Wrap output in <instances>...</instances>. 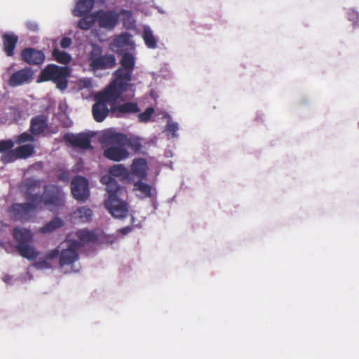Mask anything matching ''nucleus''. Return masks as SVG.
I'll use <instances>...</instances> for the list:
<instances>
[{"instance_id":"obj_29","label":"nucleus","mask_w":359,"mask_h":359,"mask_svg":"<svg viewBox=\"0 0 359 359\" xmlns=\"http://www.w3.org/2000/svg\"><path fill=\"white\" fill-rule=\"evenodd\" d=\"M135 190L140 191L145 198H150L151 196V187L139 180L134 184Z\"/></svg>"},{"instance_id":"obj_30","label":"nucleus","mask_w":359,"mask_h":359,"mask_svg":"<svg viewBox=\"0 0 359 359\" xmlns=\"http://www.w3.org/2000/svg\"><path fill=\"white\" fill-rule=\"evenodd\" d=\"M18 157H17V154L15 153V149H9L8 151L4 153L1 156V161L4 163H8L11 162H13L18 159Z\"/></svg>"},{"instance_id":"obj_18","label":"nucleus","mask_w":359,"mask_h":359,"mask_svg":"<svg viewBox=\"0 0 359 359\" xmlns=\"http://www.w3.org/2000/svg\"><path fill=\"white\" fill-rule=\"evenodd\" d=\"M4 51L8 57L14 55V50L18 41V36L13 33H5L2 35Z\"/></svg>"},{"instance_id":"obj_39","label":"nucleus","mask_w":359,"mask_h":359,"mask_svg":"<svg viewBox=\"0 0 359 359\" xmlns=\"http://www.w3.org/2000/svg\"><path fill=\"white\" fill-rule=\"evenodd\" d=\"M128 35L127 34H122L116 39V43L118 46H121L127 42Z\"/></svg>"},{"instance_id":"obj_15","label":"nucleus","mask_w":359,"mask_h":359,"mask_svg":"<svg viewBox=\"0 0 359 359\" xmlns=\"http://www.w3.org/2000/svg\"><path fill=\"white\" fill-rule=\"evenodd\" d=\"M65 141L69 143L75 147L82 149H91L90 137L85 133H79L74 135L72 133H66L63 137Z\"/></svg>"},{"instance_id":"obj_5","label":"nucleus","mask_w":359,"mask_h":359,"mask_svg":"<svg viewBox=\"0 0 359 359\" xmlns=\"http://www.w3.org/2000/svg\"><path fill=\"white\" fill-rule=\"evenodd\" d=\"M33 236L32 232L28 229L15 227L13 229V237L17 243L18 251L22 257L29 260H34L39 255L30 245Z\"/></svg>"},{"instance_id":"obj_12","label":"nucleus","mask_w":359,"mask_h":359,"mask_svg":"<svg viewBox=\"0 0 359 359\" xmlns=\"http://www.w3.org/2000/svg\"><path fill=\"white\" fill-rule=\"evenodd\" d=\"M95 15L99 27L108 30L114 29L119 19L118 13L114 11L99 10Z\"/></svg>"},{"instance_id":"obj_28","label":"nucleus","mask_w":359,"mask_h":359,"mask_svg":"<svg viewBox=\"0 0 359 359\" xmlns=\"http://www.w3.org/2000/svg\"><path fill=\"white\" fill-rule=\"evenodd\" d=\"M76 215L83 222H88L91 221L93 217V211L87 207H80L74 212Z\"/></svg>"},{"instance_id":"obj_4","label":"nucleus","mask_w":359,"mask_h":359,"mask_svg":"<svg viewBox=\"0 0 359 359\" xmlns=\"http://www.w3.org/2000/svg\"><path fill=\"white\" fill-rule=\"evenodd\" d=\"M121 67L114 73L115 79L109 84L122 91L127 90L135 69V60L134 56L130 53H126L120 62Z\"/></svg>"},{"instance_id":"obj_25","label":"nucleus","mask_w":359,"mask_h":359,"mask_svg":"<svg viewBox=\"0 0 359 359\" xmlns=\"http://www.w3.org/2000/svg\"><path fill=\"white\" fill-rule=\"evenodd\" d=\"M142 38L147 48L154 49L157 47V39L149 27L144 28Z\"/></svg>"},{"instance_id":"obj_31","label":"nucleus","mask_w":359,"mask_h":359,"mask_svg":"<svg viewBox=\"0 0 359 359\" xmlns=\"http://www.w3.org/2000/svg\"><path fill=\"white\" fill-rule=\"evenodd\" d=\"M34 135L27 132L22 133L16 137L15 142L17 144H22L27 142H34L35 140Z\"/></svg>"},{"instance_id":"obj_8","label":"nucleus","mask_w":359,"mask_h":359,"mask_svg":"<svg viewBox=\"0 0 359 359\" xmlns=\"http://www.w3.org/2000/svg\"><path fill=\"white\" fill-rule=\"evenodd\" d=\"M34 195L40 198L39 208H42V205L46 208H52L61 206L64 203L63 194L55 185H46L42 195Z\"/></svg>"},{"instance_id":"obj_24","label":"nucleus","mask_w":359,"mask_h":359,"mask_svg":"<svg viewBox=\"0 0 359 359\" xmlns=\"http://www.w3.org/2000/svg\"><path fill=\"white\" fill-rule=\"evenodd\" d=\"M95 12L90 14L81 16L82 18L78 22V27L83 30H88L92 27L96 22Z\"/></svg>"},{"instance_id":"obj_10","label":"nucleus","mask_w":359,"mask_h":359,"mask_svg":"<svg viewBox=\"0 0 359 359\" xmlns=\"http://www.w3.org/2000/svg\"><path fill=\"white\" fill-rule=\"evenodd\" d=\"M109 142L111 145L107 147L103 151V155L105 158L118 162L128 157V151L123 145L118 144L115 142L114 135L110 136Z\"/></svg>"},{"instance_id":"obj_13","label":"nucleus","mask_w":359,"mask_h":359,"mask_svg":"<svg viewBox=\"0 0 359 359\" xmlns=\"http://www.w3.org/2000/svg\"><path fill=\"white\" fill-rule=\"evenodd\" d=\"M114 140L117 144L129 147L135 153L139 152L142 147V140L136 136L128 137L123 133H115Z\"/></svg>"},{"instance_id":"obj_33","label":"nucleus","mask_w":359,"mask_h":359,"mask_svg":"<svg viewBox=\"0 0 359 359\" xmlns=\"http://www.w3.org/2000/svg\"><path fill=\"white\" fill-rule=\"evenodd\" d=\"M178 129V124L177 123L169 121L165 127V131L168 134H171L172 137H175L177 136V131Z\"/></svg>"},{"instance_id":"obj_41","label":"nucleus","mask_w":359,"mask_h":359,"mask_svg":"<svg viewBox=\"0 0 359 359\" xmlns=\"http://www.w3.org/2000/svg\"><path fill=\"white\" fill-rule=\"evenodd\" d=\"M69 175L68 172H64L61 173L60 175L59 176V180H60L62 181H68Z\"/></svg>"},{"instance_id":"obj_36","label":"nucleus","mask_w":359,"mask_h":359,"mask_svg":"<svg viewBox=\"0 0 359 359\" xmlns=\"http://www.w3.org/2000/svg\"><path fill=\"white\" fill-rule=\"evenodd\" d=\"M26 27L29 31L33 32H36L39 30V25L35 21H27L26 22Z\"/></svg>"},{"instance_id":"obj_2","label":"nucleus","mask_w":359,"mask_h":359,"mask_svg":"<svg viewBox=\"0 0 359 359\" xmlns=\"http://www.w3.org/2000/svg\"><path fill=\"white\" fill-rule=\"evenodd\" d=\"M123 92L108 85L103 90L95 95V104L92 107V114L97 122H102L108 116L109 109L107 104L111 106L116 103L123 95Z\"/></svg>"},{"instance_id":"obj_17","label":"nucleus","mask_w":359,"mask_h":359,"mask_svg":"<svg viewBox=\"0 0 359 359\" xmlns=\"http://www.w3.org/2000/svg\"><path fill=\"white\" fill-rule=\"evenodd\" d=\"M48 124V120L46 116L43 114L37 115L31 119L30 132L32 135H41L47 128Z\"/></svg>"},{"instance_id":"obj_35","label":"nucleus","mask_w":359,"mask_h":359,"mask_svg":"<svg viewBox=\"0 0 359 359\" xmlns=\"http://www.w3.org/2000/svg\"><path fill=\"white\" fill-rule=\"evenodd\" d=\"M34 266L39 269L50 268L51 265L48 262V259L46 257L45 259H40L34 263Z\"/></svg>"},{"instance_id":"obj_14","label":"nucleus","mask_w":359,"mask_h":359,"mask_svg":"<svg viewBox=\"0 0 359 359\" xmlns=\"http://www.w3.org/2000/svg\"><path fill=\"white\" fill-rule=\"evenodd\" d=\"M22 60L30 65H40L46 59L42 50L34 48H25L21 52Z\"/></svg>"},{"instance_id":"obj_42","label":"nucleus","mask_w":359,"mask_h":359,"mask_svg":"<svg viewBox=\"0 0 359 359\" xmlns=\"http://www.w3.org/2000/svg\"><path fill=\"white\" fill-rule=\"evenodd\" d=\"M11 278L8 276H6L4 277V281L6 283H8L11 280Z\"/></svg>"},{"instance_id":"obj_23","label":"nucleus","mask_w":359,"mask_h":359,"mask_svg":"<svg viewBox=\"0 0 359 359\" xmlns=\"http://www.w3.org/2000/svg\"><path fill=\"white\" fill-rule=\"evenodd\" d=\"M63 225V220L60 217H55L51 221L41 227L39 229V232L43 234L48 233L62 227Z\"/></svg>"},{"instance_id":"obj_19","label":"nucleus","mask_w":359,"mask_h":359,"mask_svg":"<svg viewBox=\"0 0 359 359\" xmlns=\"http://www.w3.org/2000/svg\"><path fill=\"white\" fill-rule=\"evenodd\" d=\"M147 169V163L144 158H137L133 161L130 167L131 173L139 179L144 180L146 178Z\"/></svg>"},{"instance_id":"obj_1","label":"nucleus","mask_w":359,"mask_h":359,"mask_svg":"<svg viewBox=\"0 0 359 359\" xmlns=\"http://www.w3.org/2000/svg\"><path fill=\"white\" fill-rule=\"evenodd\" d=\"M109 172L111 176H104L101 179V182L106 184L108 193V198L104 201V206L114 217L123 218L128 212V203L123 199L126 195V190L111 176L127 180L129 178L130 172L123 165L116 164L109 168Z\"/></svg>"},{"instance_id":"obj_7","label":"nucleus","mask_w":359,"mask_h":359,"mask_svg":"<svg viewBox=\"0 0 359 359\" xmlns=\"http://www.w3.org/2000/svg\"><path fill=\"white\" fill-rule=\"evenodd\" d=\"M100 47H94L88 56L89 66L93 71L111 69L116 65V58L111 54L102 55Z\"/></svg>"},{"instance_id":"obj_11","label":"nucleus","mask_w":359,"mask_h":359,"mask_svg":"<svg viewBox=\"0 0 359 359\" xmlns=\"http://www.w3.org/2000/svg\"><path fill=\"white\" fill-rule=\"evenodd\" d=\"M82 247V244L77 241H71L68 247L61 251L59 264L60 266L70 265L79 259L78 250Z\"/></svg>"},{"instance_id":"obj_40","label":"nucleus","mask_w":359,"mask_h":359,"mask_svg":"<svg viewBox=\"0 0 359 359\" xmlns=\"http://www.w3.org/2000/svg\"><path fill=\"white\" fill-rule=\"evenodd\" d=\"M132 229H133V228L131 226H126V227L120 229L118 230V231L121 233L126 235V234L130 233L132 231Z\"/></svg>"},{"instance_id":"obj_22","label":"nucleus","mask_w":359,"mask_h":359,"mask_svg":"<svg viewBox=\"0 0 359 359\" xmlns=\"http://www.w3.org/2000/svg\"><path fill=\"white\" fill-rule=\"evenodd\" d=\"M76 236L83 243H94L97 241V236L95 231H90L86 229L78 230Z\"/></svg>"},{"instance_id":"obj_43","label":"nucleus","mask_w":359,"mask_h":359,"mask_svg":"<svg viewBox=\"0 0 359 359\" xmlns=\"http://www.w3.org/2000/svg\"><path fill=\"white\" fill-rule=\"evenodd\" d=\"M122 13H130V11H125V10H123V12H122Z\"/></svg>"},{"instance_id":"obj_6","label":"nucleus","mask_w":359,"mask_h":359,"mask_svg":"<svg viewBox=\"0 0 359 359\" xmlns=\"http://www.w3.org/2000/svg\"><path fill=\"white\" fill-rule=\"evenodd\" d=\"M25 198L27 203H14L10 207L8 212L13 220L20 222H29L33 216L32 212L39 208V196L29 194Z\"/></svg>"},{"instance_id":"obj_21","label":"nucleus","mask_w":359,"mask_h":359,"mask_svg":"<svg viewBox=\"0 0 359 359\" xmlns=\"http://www.w3.org/2000/svg\"><path fill=\"white\" fill-rule=\"evenodd\" d=\"M111 111L114 113H118L120 114H136L140 112V109L135 102H125L120 105H114L111 106Z\"/></svg>"},{"instance_id":"obj_26","label":"nucleus","mask_w":359,"mask_h":359,"mask_svg":"<svg viewBox=\"0 0 359 359\" xmlns=\"http://www.w3.org/2000/svg\"><path fill=\"white\" fill-rule=\"evenodd\" d=\"M15 149L18 158H27L34 153V147L30 144L18 147Z\"/></svg>"},{"instance_id":"obj_38","label":"nucleus","mask_w":359,"mask_h":359,"mask_svg":"<svg viewBox=\"0 0 359 359\" xmlns=\"http://www.w3.org/2000/svg\"><path fill=\"white\" fill-rule=\"evenodd\" d=\"M59 255V250L57 249H54L49 251L46 255V258L48 260H52L56 258Z\"/></svg>"},{"instance_id":"obj_16","label":"nucleus","mask_w":359,"mask_h":359,"mask_svg":"<svg viewBox=\"0 0 359 359\" xmlns=\"http://www.w3.org/2000/svg\"><path fill=\"white\" fill-rule=\"evenodd\" d=\"M33 76V72L29 67H25L13 72L10 76L8 83L11 86L15 87L28 83Z\"/></svg>"},{"instance_id":"obj_32","label":"nucleus","mask_w":359,"mask_h":359,"mask_svg":"<svg viewBox=\"0 0 359 359\" xmlns=\"http://www.w3.org/2000/svg\"><path fill=\"white\" fill-rule=\"evenodd\" d=\"M154 113V109L151 107H147L145 111L138 115L140 122H147L150 120L151 116Z\"/></svg>"},{"instance_id":"obj_20","label":"nucleus","mask_w":359,"mask_h":359,"mask_svg":"<svg viewBox=\"0 0 359 359\" xmlns=\"http://www.w3.org/2000/svg\"><path fill=\"white\" fill-rule=\"evenodd\" d=\"M93 6L94 0H79L73 11V14L78 17L90 15Z\"/></svg>"},{"instance_id":"obj_9","label":"nucleus","mask_w":359,"mask_h":359,"mask_svg":"<svg viewBox=\"0 0 359 359\" xmlns=\"http://www.w3.org/2000/svg\"><path fill=\"white\" fill-rule=\"evenodd\" d=\"M71 192L76 201H86L90 196L88 180L79 175L75 177L71 182Z\"/></svg>"},{"instance_id":"obj_34","label":"nucleus","mask_w":359,"mask_h":359,"mask_svg":"<svg viewBox=\"0 0 359 359\" xmlns=\"http://www.w3.org/2000/svg\"><path fill=\"white\" fill-rule=\"evenodd\" d=\"M14 146V142L11 140L0 141V152H5L11 149Z\"/></svg>"},{"instance_id":"obj_37","label":"nucleus","mask_w":359,"mask_h":359,"mask_svg":"<svg viewBox=\"0 0 359 359\" xmlns=\"http://www.w3.org/2000/svg\"><path fill=\"white\" fill-rule=\"evenodd\" d=\"M72 43V39L69 37H63L60 41V46L62 48H67L71 46Z\"/></svg>"},{"instance_id":"obj_3","label":"nucleus","mask_w":359,"mask_h":359,"mask_svg":"<svg viewBox=\"0 0 359 359\" xmlns=\"http://www.w3.org/2000/svg\"><path fill=\"white\" fill-rule=\"evenodd\" d=\"M70 75L71 69L69 67L49 64L41 71L37 82L52 81L57 88L65 90L68 87V78Z\"/></svg>"},{"instance_id":"obj_27","label":"nucleus","mask_w":359,"mask_h":359,"mask_svg":"<svg viewBox=\"0 0 359 359\" xmlns=\"http://www.w3.org/2000/svg\"><path fill=\"white\" fill-rule=\"evenodd\" d=\"M54 59L60 64L67 65L72 60L71 55L62 50H60L57 48H54L52 53Z\"/></svg>"}]
</instances>
